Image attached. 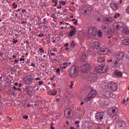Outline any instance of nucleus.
Instances as JSON below:
<instances>
[{
	"label": "nucleus",
	"instance_id": "1",
	"mask_svg": "<svg viewBox=\"0 0 129 129\" xmlns=\"http://www.w3.org/2000/svg\"><path fill=\"white\" fill-rule=\"evenodd\" d=\"M95 118L98 122H103L104 119L106 118V116L104 112H99L96 113Z\"/></svg>",
	"mask_w": 129,
	"mask_h": 129
},
{
	"label": "nucleus",
	"instance_id": "2",
	"mask_svg": "<svg viewBox=\"0 0 129 129\" xmlns=\"http://www.w3.org/2000/svg\"><path fill=\"white\" fill-rule=\"evenodd\" d=\"M78 67H73L69 70V73L71 77L74 78L78 75Z\"/></svg>",
	"mask_w": 129,
	"mask_h": 129
},
{
	"label": "nucleus",
	"instance_id": "3",
	"mask_svg": "<svg viewBox=\"0 0 129 129\" xmlns=\"http://www.w3.org/2000/svg\"><path fill=\"white\" fill-rule=\"evenodd\" d=\"M108 52V49L107 48H100L97 52H95L94 53V56H101V55H105Z\"/></svg>",
	"mask_w": 129,
	"mask_h": 129
},
{
	"label": "nucleus",
	"instance_id": "4",
	"mask_svg": "<svg viewBox=\"0 0 129 129\" xmlns=\"http://www.w3.org/2000/svg\"><path fill=\"white\" fill-rule=\"evenodd\" d=\"M96 91L91 90L90 94L88 95V96L85 98V101H89L90 100H91V99H93V98H94V97H95L96 96Z\"/></svg>",
	"mask_w": 129,
	"mask_h": 129
},
{
	"label": "nucleus",
	"instance_id": "5",
	"mask_svg": "<svg viewBox=\"0 0 129 129\" xmlns=\"http://www.w3.org/2000/svg\"><path fill=\"white\" fill-rule=\"evenodd\" d=\"M117 112H118V109L116 107H112L108 111V113L110 116H114V115H116V114H117Z\"/></svg>",
	"mask_w": 129,
	"mask_h": 129
},
{
	"label": "nucleus",
	"instance_id": "6",
	"mask_svg": "<svg viewBox=\"0 0 129 129\" xmlns=\"http://www.w3.org/2000/svg\"><path fill=\"white\" fill-rule=\"evenodd\" d=\"M108 86L113 91H116L117 90V84L112 82H109L108 84Z\"/></svg>",
	"mask_w": 129,
	"mask_h": 129
},
{
	"label": "nucleus",
	"instance_id": "7",
	"mask_svg": "<svg viewBox=\"0 0 129 129\" xmlns=\"http://www.w3.org/2000/svg\"><path fill=\"white\" fill-rule=\"evenodd\" d=\"M124 26V23L122 21L118 22L114 24V28L115 30H120Z\"/></svg>",
	"mask_w": 129,
	"mask_h": 129
},
{
	"label": "nucleus",
	"instance_id": "8",
	"mask_svg": "<svg viewBox=\"0 0 129 129\" xmlns=\"http://www.w3.org/2000/svg\"><path fill=\"white\" fill-rule=\"evenodd\" d=\"M90 65L87 64L82 66L83 73H88L90 70Z\"/></svg>",
	"mask_w": 129,
	"mask_h": 129
},
{
	"label": "nucleus",
	"instance_id": "9",
	"mask_svg": "<svg viewBox=\"0 0 129 129\" xmlns=\"http://www.w3.org/2000/svg\"><path fill=\"white\" fill-rule=\"evenodd\" d=\"M95 70L96 71V72H97V73H101V74L105 73L106 71L105 69H103V67L101 66L96 67Z\"/></svg>",
	"mask_w": 129,
	"mask_h": 129
},
{
	"label": "nucleus",
	"instance_id": "10",
	"mask_svg": "<svg viewBox=\"0 0 129 129\" xmlns=\"http://www.w3.org/2000/svg\"><path fill=\"white\" fill-rule=\"evenodd\" d=\"M92 48L93 49L100 50V49H101V43H99L98 41H96L93 43Z\"/></svg>",
	"mask_w": 129,
	"mask_h": 129
},
{
	"label": "nucleus",
	"instance_id": "11",
	"mask_svg": "<svg viewBox=\"0 0 129 129\" xmlns=\"http://www.w3.org/2000/svg\"><path fill=\"white\" fill-rule=\"evenodd\" d=\"M110 8L113 11H117L118 10V3L112 2L110 5Z\"/></svg>",
	"mask_w": 129,
	"mask_h": 129
},
{
	"label": "nucleus",
	"instance_id": "12",
	"mask_svg": "<svg viewBox=\"0 0 129 129\" xmlns=\"http://www.w3.org/2000/svg\"><path fill=\"white\" fill-rule=\"evenodd\" d=\"M118 129H125L126 126V123L123 121H119L118 123Z\"/></svg>",
	"mask_w": 129,
	"mask_h": 129
},
{
	"label": "nucleus",
	"instance_id": "13",
	"mask_svg": "<svg viewBox=\"0 0 129 129\" xmlns=\"http://www.w3.org/2000/svg\"><path fill=\"white\" fill-rule=\"evenodd\" d=\"M92 11V9L90 7H86L84 8V14L85 15H88V14H90L91 11Z\"/></svg>",
	"mask_w": 129,
	"mask_h": 129
},
{
	"label": "nucleus",
	"instance_id": "14",
	"mask_svg": "<svg viewBox=\"0 0 129 129\" xmlns=\"http://www.w3.org/2000/svg\"><path fill=\"white\" fill-rule=\"evenodd\" d=\"M113 63L115 67H120V65H121V60L119 59L114 60H113Z\"/></svg>",
	"mask_w": 129,
	"mask_h": 129
},
{
	"label": "nucleus",
	"instance_id": "15",
	"mask_svg": "<svg viewBox=\"0 0 129 129\" xmlns=\"http://www.w3.org/2000/svg\"><path fill=\"white\" fill-rule=\"evenodd\" d=\"M71 112H72V111L71 110H69V109H66L64 110V115L66 116V117L70 118L71 117Z\"/></svg>",
	"mask_w": 129,
	"mask_h": 129
},
{
	"label": "nucleus",
	"instance_id": "16",
	"mask_svg": "<svg viewBox=\"0 0 129 129\" xmlns=\"http://www.w3.org/2000/svg\"><path fill=\"white\" fill-rule=\"evenodd\" d=\"M116 57L118 60L121 61L123 59V57H124V53L123 52H120L117 54Z\"/></svg>",
	"mask_w": 129,
	"mask_h": 129
},
{
	"label": "nucleus",
	"instance_id": "17",
	"mask_svg": "<svg viewBox=\"0 0 129 129\" xmlns=\"http://www.w3.org/2000/svg\"><path fill=\"white\" fill-rule=\"evenodd\" d=\"M48 21L46 18H44L42 20V22H40V23H38V26H42V25H44V27L47 26L48 24Z\"/></svg>",
	"mask_w": 129,
	"mask_h": 129
},
{
	"label": "nucleus",
	"instance_id": "18",
	"mask_svg": "<svg viewBox=\"0 0 129 129\" xmlns=\"http://www.w3.org/2000/svg\"><path fill=\"white\" fill-rule=\"evenodd\" d=\"M81 62H86L87 61V55L85 54H83L81 56Z\"/></svg>",
	"mask_w": 129,
	"mask_h": 129
},
{
	"label": "nucleus",
	"instance_id": "19",
	"mask_svg": "<svg viewBox=\"0 0 129 129\" xmlns=\"http://www.w3.org/2000/svg\"><path fill=\"white\" fill-rule=\"evenodd\" d=\"M48 94L55 96V95H57V91L54 89L51 90L50 91L48 92Z\"/></svg>",
	"mask_w": 129,
	"mask_h": 129
},
{
	"label": "nucleus",
	"instance_id": "20",
	"mask_svg": "<svg viewBox=\"0 0 129 129\" xmlns=\"http://www.w3.org/2000/svg\"><path fill=\"white\" fill-rule=\"evenodd\" d=\"M96 32H97V29L95 27H91L88 30V33H96Z\"/></svg>",
	"mask_w": 129,
	"mask_h": 129
},
{
	"label": "nucleus",
	"instance_id": "21",
	"mask_svg": "<svg viewBox=\"0 0 129 129\" xmlns=\"http://www.w3.org/2000/svg\"><path fill=\"white\" fill-rule=\"evenodd\" d=\"M85 35H86V37H88V38H92L93 36H94V37H95V36L96 35V33L93 34V33H86Z\"/></svg>",
	"mask_w": 129,
	"mask_h": 129
},
{
	"label": "nucleus",
	"instance_id": "22",
	"mask_svg": "<svg viewBox=\"0 0 129 129\" xmlns=\"http://www.w3.org/2000/svg\"><path fill=\"white\" fill-rule=\"evenodd\" d=\"M97 61L98 63H102L103 62H105V58H103L101 56L98 57Z\"/></svg>",
	"mask_w": 129,
	"mask_h": 129
},
{
	"label": "nucleus",
	"instance_id": "23",
	"mask_svg": "<svg viewBox=\"0 0 129 129\" xmlns=\"http://www.w3.org/2000/svg\"><path fill=\"white\" fill-rule=\"evenodd\" d=\"M24 91L26 92L27 95H31L30 92H31V90H30V87L29 86H26Z\"/></svg>",
	"mask_w": 129,
	"mask_h": 129
},
{
	"label": "nucleus",
	"instance_id": "24",
	"mask_svg": "<svg viewBox=\"0 0 129 129\" xmlns=\"http://www.w3.org/2000/svg\"><path fill=\"white\" fill-rule=\"evenodd\" d=\"M83 127L84 129H91V126H90L89 123H85L83 125Z\"/></svg>",
	"mask_w": 129,
	"mask_h": 129
},
{
	"label": "nucleus",
	"instance_id": "25",
	"mask_svg": "<svg viewBox=\"0 0 129 129\" xmlns=\"http://www.w3.org/2000/svg\"><path fill=\"white\" fill-rule=\"evenodd\" d=\"M105 21L108 22L109 23H111L113 21V18L110 17H107L105 18Z\"/></svg>",
	"mask_w": 129,
	"mask_h": 129
},
{
	"label": "nucleus",
	"instance_id": "26",
	"mask_svg": "<svg viewBox=\"0 0 129 129\" xmlns=\"http://www.w3.org/2000/svg\"><path fill=\"white\" fill-rule=\"evenodd\" d=\"M114 75H115L116 76H118V77L121 78L122 77V73L120 72H115Z\"/></svg>",
	"mask_w": 129,
	"mask_h": 129
},
{
	"label": "nucleus",
	"instance_id": "27",
	"mask_svg": "<svg viewBox=\"0 0 129 129\" xmlns=\"http://www.w3.org/2000/svg\"><path fill=\"white\" fill-rule=\"evenodd\" d=\"M123 43L124 45H129V39H124V40H123Z\"/></svg>",
	"mask_w": 129,
	"mask_h": 129
},
{
	"label": "nucleus",
	"instance_id": "28",
	"mask_svg": "<svg viewBox=\"0 0 129 129\" xmlns=\"http://www.w3.org/2000/svg\"><path fill=\"white\" fill-rule=\"evenodd\" d=\"M129 30L127 27H124L123 28V33H128Z\"/></svg>",
	"mask_w": 129,
	"mask_h": 129
},
{
	"label": "nucleus",
	"instance_id": "29",
	"mask_svg": "<svg viewBox=\"0 0 129 129\" xmlns=\"http://www.w3.org/2000/svg\"><path fill=\"white\" fill-rule=\"evenodd\" d=\"M104 95L106 96V97H109V96H110V92L107 91L104 94Z\"/></svg>",
	"mask_w": 129,
	"mask_h": 129
},
{
	"label": "nucleus",
	"instance_id": "30",
	"mask_svg": "<svg viewBox=\"0 0 129 129\" xmlns=\"http://www.w3.org/2000/svg\"><path fill=\"white\" fill-rule=\"evenodd\" d=\"M71 46L72 48H75V41H74V40H73L72 41V43L71 44Z\"/></svg>",
	"mask_w": 129,
	"mask_h": 129
},
{
	"label": "nucleus",
	"instance_id": "31",
	"mask_svg": "<svg viewBox=\"0 0 129 129\" xmlns=\"http://www.w3.org/2000/svg\"><path fill=\"white\" fill-rule=\"evenodd\" d=\"M94 75H91L89 77V79L90 80H93L94 79V78H95V77H94V76H93Z\"/></svg>",
	"mask_w": 129,
	"mask_h": 129
},
{
	"label": "nucleus",
	"instance_id": "32",
	"mask_svg": "<svg viewBox=\"0 0 129 129\" xmlns=\"http://www.w3.org/2000/svg\"><path fill=\"white\" fill-rule=\"evenodd\" d=\"M74 35H75V33H70L68 36V37H73V36H74Z\"/></svg>",
	"mask_w": 129,
	"mask_h": 129
},
{
	"label": "nucleus",
	"instance_id": "33",
	"mask_svg": "<svg viewBox=\"0 0 129 129\" xmlns=\"http://www.w3.org/2000/svg\"><path fill=\"white\" fill-rule=\"evenodd\" d=\"M13 9H16L18 8V5L16 4V3H13Z\"/></svg>",
	"mask_w": 129,
	"mask_h": 129
},
{
	"label": "nucleus",
	"instance_id": "34",
	"mask_svg": "<svg viewBox=\"0 0 129 129\" xmlns=\"http://www.w3.org/2000/svg\"><path fill=\"white\" fill-rule=\"evenodd\" d=\"M119 16H120V14L117 13L115 15L114 18V19H117V18H118V17H119Z\"/></svg>",
	"mask_w": 129,
	"mask_h": 129
},
{
	"label": "nucleus",
	"instance_id": "35",
	"mask_svg": "<svg viewBox=\"0 0 129 129\" xmlns=\"http://www.w3.org/2000/svg\"><path fill=\"white\" fill-rule=\"evenodd\" d=\"M126 100L125 99H123V101L121 102V103H122L123 104H125V105H126Z\"/></svg>",
	"mask_w": 129,
	"mask_h": 129
},
{
	"label": "nucleus",
	"instance_id": "36",
	"mask_svg": "<svg viewBox=\"0 0 129 129\" xmlns=\"http://www.w3.org/2000/svg\"><path fill=\"white\" fill-rule=\"evenodd\" d=\"M70 33H76V28H74L73 30L71 31Z\"/></svg>",
	"mask_w": 129,
	"mask_h": 129
},
{
	"label": "nucleus",
	"instance_id": "37",
	"mask_svg": "<svg viewBox=\"0 0 129 129\" xmlns=\"http://www.w3.org/2000/svg\"><path fill=\"white\" fill-rule=\"evenodd\" d=\"M56 73L58 74V75H60V69L58 68L56 69Z\"/></svg>",
	"mask_w": 129,
	"mask_h": 129
},
{
	"label": "nucleus",
	"instance_id": "38",
	"mask_svg": "<svg viewBox=\"0 0 129 129\" xmlns=\"http://www.w3.org/2000/svg\"><path fill=\"white\" fill-rule=\"evenodd\" d=\"M18 42V40H16L15 38H13V44H17Z\"/></svg>",
	"mask_w": 129,
	"mask_h": 129
},
{
	"label": "nucleus",
	"instance_id": "39",
	"mask_svg": "<svg viewBox=\"0 0 129 129\" xmlns=\"http://www.w3.org/2000/svg\"><path fill=\"white\" fill-rule=\"evenodd\" d=\"M112 116H113L112 118L114 120H116V119H117V116H115V115Z\"/></svg>",
	"mask_w": 129,
	"mask_h": 129
},
{
	"label": "nucleus",
	"instance_id": "40",
	"mask_svg": "<svg viewBox=\"0 0 129 129\" xmlns=\"http://www.w3.org/2000/svg\"><path fill=\"white\" fill-rule=\"evenodd\" d=\"M73 81L71 82V85H70V88H73V85H74V84H73Z\"/></svg>",
	"mask_w": 129,
	"mask_h": 129
},
{
	"label": "nucleus",
	"instance_id": "41",
	"mask_svg": "<svg viewBox=\"0 0 129 129\" xmlns=\"http://www.w3.org/2000/svg\"><path fill=\"white\" fill-rule=\"evenodd\" d=\"M61 5H62V6H65V5H66V2L65 1H61V2L60 3Z\"/></svg>",
	"mask_w": 129,
	"mask_h": 129
},
{
	"label": "nucleus",
	"instance_id": "42",
	"mask_svg": "<svg viewBox=\"0 0 129 129\" xmlns=\"http://www.w3.org/2000/svg\"><path fill=\"white\" fill-rule=\"evenodd\" d=\"M27 80H28V81H30V82H33V79H32V78H28Z\"/></svg>",
	"mask_w": 129,
	"mask_h": 129
},
{
	"label": "nucleus",
	"instance_id": "43",
	"mask_svg": "<svg viewBox=\"0 0 129 129\" xmlns=\"http://www.w3.org/2000/svg\"><path fill=\"white\" fill-rule=\"evenodd\" d=\"M61 25H62V26H65V22L64 21H61L59 26H61Z\"/></svg>",
	"mask_w": 129,
	"mask_h": 129
},
{
	"label": "nucleus",
	"instance_id": "44",
	"mask_svg": "<svg viewBox=\"0 0 129 129\" xmlns=\"http://www.w3.org/2000/svg\"><path fill=\"white\" fill-rule=\"evenodd\" d=\"M23 118H24V119H28V118H29V116L27 115H25L23 116Z\"/></svg>",
	"mask_w": 129,
	"mask_h": 129
},
{
	"label": "nucleus",
	"instance_id": "45",
	"mask_svg": "<svg viewBox=\"0 0 129 129\" xmlns=\"http://www.w3.org/2000/svg\"><path fill=\"white\" fill-rule=\"evenodd\" d=\"M38 36L39 37V38H41V37H44V34L40 33Z\"/></svg>",
	"mask_w": 129,
	"mask_h": 129
},
{
	"label": "nucleus",
	"instance_id": "46",
	"mask_svg": "<svg viewBox=\"0 0 129 129\" xmlns=\"http://www.w3.org/2000/svg\"><path fill=\"white\" fill-rule=\"evenodd\" d=\"M60 68L61 70H62V69H66V68H67V66H64V67H60Z\"/></svg>",
	"mask_w": 129,
	"mask_h": 129
},
{
	"label": "nucleus",
	"instance_id": "47",
	"mask_svg": "<svg viewBox=\"0 0 129 129\" xmlns=\"http://www.w3.org/2000/svg\"><path fill=\"white\" fill-rule=\"evenodd\" d=\"M24 43L25 44H28V45L30 44V42H29L28 40H25L24 42Z\"/></svg>",
	"mask_w": 129,
	"mask_h": 129
},
{
	"label": "nucleus",
	"instance_id": "48",
	"mask_svg": "<svg viewBox=\"0 0 129 129\" xmlns=\"http://www.w3.org/2000/svg\"><path fill=\"white\" fill-rule=\"evenodd\" d=\"M126 12L127 14H129V6L126 9Z\"/></svg>",
	"mask_w": 129,
	"mask_h": 129
},
{
	"label": "nucleus",
	"instance_id": "49",
	"mask_svg": "<svg viewBox=\"0 0 129 129\" xmlns=\"http://www.w3.org/2000/svg\"><path fill=\"white\" fill-rule=\"evenodd\" d=\"M39 51L41 52V53H44V49H43V48H40Z\"/></svg>",
	"mask_w": 129,
	"mask_h": 129
},
{
	"label": "nucleus",
	"instance_id": "50",
	"mask_svg": "<svg viewBox=\"0 0 129 129\" xmlns=\"http://www.w3.org/2000/svg\"><path fill=\"white\" fill-rule=\"evenodd\" d=\"M98 37H102V33H98Z\"/></svg>",
	"mask_w": 129,
	"mask_h": 129
},
{
	"label": "nucleus",
	"instance_id": "51",
	"mask_svg": "<svg viewBox=\"0 0 129 129\" xmlns=\"http://www.w3.org/2000/svg\"><path fill=\"white\" fill-rule=\"evenodd\" d=\"M26 64H27L28 65H29V66H30V65H31V62H30V61L28 60L26 62Z\"/></svg>",
	"mask_w": 129,
	"mask_h": 129
},
{
	"label": "nucleus",
	"instance_id": "52",
	"mask_svg": "<svg viewBox=\"0 0 129 129\" xmlns=\"http://www.w3.org/2000/svg\"><path fill=\"white\" fill-rule=\"evenodd\" d=\"M53 3H54V4L58 5V1L57 0H53Z\"/></svg>",
	"mask_w": 129,
	"mask_h": 129
},
{
	"label": "nucleus",
	"instance_id": "53",
	"mask_svg": "<svg viewBox=\"0 0 129 129\" xmlns=\"http://www.w3.org/2000/svg\"><path fill=\"white\" fill-rule=\"evenodd\" d=\"M43 83V81H40L39 82V85H42Z\"/></svg>",
	"mask_w": 129,
	"mask_h": 129
},
{
	"label": "nucleus",
	"instance_id": "54",
	"mask_svg": "<svg viewBox=\"0 0 129 129\" xmlns=\"http://www.w3.org/2000/svg\"><path fill=\"white\" fill-rule=\"evenodd\" d=\"M30 66H32V67H34L36 68V66L35 65V64L34 63H31V64L30 65Z\"/></svg>",
	"mask_w": 129,
	"mask_h": 129
},
{
	"label": "nucleus",
	"instance_id": "55",
	"mask_svg": "<svg viewBox=\"0 0 129 129\" xmlns=\"http://www.w3.org/2000/svg\"><path fill=\"white\" fill-rule=\"evenodd\" d=\"M78 23V20H76L74 22V25H77V24Z\"/></svg>",
	"mask_w": 129,
	"mask_h": 129
},
{
	"label": "nucleus",
	"instance_id": "56",
	"mask_svg": "<svg viewBox=\"0 0 129 129\" xmlns=\"http://www.w3.org/2000/svg\"><path fill=\"white\" fill-rule=\"evenodd\" d=\"M56 55V53H54V52H52L51 54H50V55L51 56H55Z\"/></svg>",
	"mask_w": 129,
	"mask_h": 129
},
{
	"label": "nucleus",
	"instance_id": "57",
	"mask_svg": "<svg viewBox=\"0 0 129 129\" xmlns=\"http://www.w3.org/2000/svg\"><path fill=\"white\" fill-rule=\"evenodd\" d=\"M20 61H25V58L21 57L20 59Z\"/></svg>",
	"mask_w": 129,
	"mask_h": 129
},
{
	"label": "nucleus",
	"instance_id": "58",
	"mask_svg": "<svg viewBox=\"0 0 129 129\" xmlns=\"http://www.w3.org/2000/svg\"><path fill=\"white\" fill-rule=\"evenodd\" d=\"M64 47H68V46H69V43H67L64 44Z\"/></svg>",
	"mask_w": 129,
	"mask_h": 129
},
{
	"label": "nucleus",
	"instance_id": "59",
	"mask_svg": "<svg viewBox=\"0 0 129 129\" xmlns=\"http://www.w3.org/2000/svg\"><path fill=\"white\" fill-rule=\"evenodd\" d=\"M7 118L9 119L10 121H12V120H13V119H12V118L10 117L9 116H8Z\"/></svg>",
	"mask_w": 129,
	"mask_h": 129
},
{
	"label": "nucleus",
	"instance_id": "60",
	"mask_svg": "<svg viewBox=\"0 0 129 129\" xmlns=\"http://www.w3.org/2000/svg\"><path fill=\"white\" fill-rule=\"evenodd\" d=\"M13 88L14 89V90H18V88L16 87V86H13Z\"/></svg>",
	"mask_w": 129,
	"mask_h": 129
},
{
	"label": "nucleus",
	"instance_id": "61",
	"mask_svg": "<svg viewBox=\"0 0 129 129\" xmlns=\"http://www.w3.org/2000/svg\"><path fill=\"white\" fill-rule=\"evenodd\" d=\"M35 80H36V81H38V80H41V78H39V77L36 78L35 79Z\"/></svg>",
	"mask_w": 129,
	"mask_h": 129
},
{
	"label": "nucleus",
	"instance_id": "62",
	"mask_svg": "<svg viewBox=\"0 0 129 129\" xmlns=\"http://www.w3.org/2000/svg\"><path fill=\"white\" fill-rule=\"evenodd\" d=\"M66 65H68V62H64L63 63V66H66Z\"/></svg>",
	"mask_w": 129,
	"mask_h": 129
},
{
	"label": "nucleus",
	"instance_id": "63",
	"mask_svg": "<svg viewBox=\"0 0 129 129\" xmlns=\"http://www.w3.org/2000/svg\"><path fill=\"white\" fill-rule=\"evenodd\" d=\"M64 28L66 29V26H61V27H60V29H61V30H63V29H64Z\"/></svg>",
	"mask_w": 129,
	"mask_h": 129
},
{
	"label": "nucleus",
	"instance_id": "64",
	"mask_svg": "<svg viewBox=\"0 0 129 129\" xmlns=\"http://www.w3.org/2000/svg\"><path fill=\"white\" fill-rule=\"evenodd\" d=\"M108 62H112V59H110L107 60Z\"/></svg>",
	"mask_w": 129,
	"mask_h": 129
}]
</instances>
